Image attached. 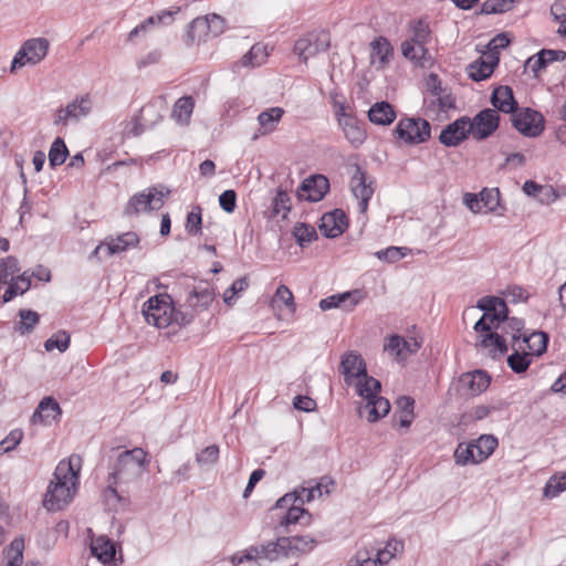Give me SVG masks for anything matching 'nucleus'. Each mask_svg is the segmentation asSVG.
Returning a JSON list of instances; mask_svg holds the SVG:
<instances>
[{"mask_svg": "<svg viewBox=\"0 0 566 566\" xmlns=\"http://www.w3.org/2000/svg\"><path fill=\"white\" fill-rule=\"evenodd\" d=\"M401 52L406 59L422 62L426 60L427 49L418 42L406 40L401 44Z\"/></svg>", "mask_w": 566, "mask_h": 566, "instance_id": "46", "label": "nucleus"}, {"mask_svg": "<svg viewBox=\"0 0 566 566\" xmlns=\"http://www.w3.org/2000/svg\"><path fill=\"white\" fill-rule=\"evenodd\" d=\"M272 302H273V304H275L277 302H281V303H283L290 310L291 313L295 312V303H294L293 293L284 284H281L276 289L275 294H274V296L272 298Z\"/></svg>", "mask_w": 566, "mask_h": 566, "instance_id": "57", "label": "nucleus"}, {"mask_svg": "<svg viewBox=\"0 0 566 566\" xmlns=\"http://www.w3.org/2000/svg\"><path fill=\"white\" fill-rule=\"evenodd\" d=\"M220 207L228 213L234 211L237 206V193L234 190H226L219 196Z\"/></svg>", "mask_w": 566, "mask_h": 566, "instance_id": "64", "label": "nucleus"}, {"mask_svg": "<svg viewBox=\"0 0 566 566\" xmlns=\"http://www.w3.org/2000/svg\"><path fill=\"white\" fill-rule=\"evenodd\" d=\"M20 271L19 261L14 256H7L0 260V282L8 284L13 281L14 275Z\"/></svg>", "mask_w": 566, "mask_h": 566, "instance_id": "47", "label": "nucleus"}, {"mask_svg": "<svg viewBox=\"0 0 566 566\" xmlns=\"http://www.w3.org/2000/svg\"><path fill=\"white\" fill-rule=\"evenodd\" d=\"M69 156L67 147L61 137H56L49 150V164L52 168L64 164Z\"/></svg>", "mask_w": 566, "mask_h": 566, "instance_id": "41", "label": "nucleus"}, {"mask_svg": "<svg viewBox=\"0 0 566 566\" xmlns=\"http://www.w3.org/2000/svg\"><path fill=\"white\" fill-rule=\"evenodd\" d=\"M331 45L329 34L325 31L310 32L300 38L294 44V53L303 63H307L311 57L326 52Z\"/></svg>", "mask_w": 566, "mask_h": 566, "instance_id": "9", "label": "nucleus"}, {"mask_svg": "<svg viewBox=\"0 0 566 566\" xmlns=\"http://www.w3.org/2000/svg\"><path fill=\"white\" fill-rule=\"evenodd\" d=\"M314 484L312 482H308L307 486H301L300 489H296L292 493H287L276 502V507H285V503L287 501L297 502L300 504L308 503L313 501L317 494V491L314 490Z\"/></svg>", "mask_w": 566, "mask_h": 566, "instance_id": "30", "label": "nucleus"}, {"mask_svg": "<svg viewBox=\"0 0 566 566\" xmlns=\"http://www.w3.org/2000/svg\"><path fill=\"white\" fill-rule=\"evenodd\" d=\"M219 459V447L211 444L205 448L196 455V461L200 467H209L214 464Z\"/></svg>", "mask_w": 566, "mask_h": 566, "instance_id": "56", "label": "nucleus"}, {"mask_svg": "<svg viewBox=\"0 0 566 566\" xmlns=\"http://www.w3.org/2000/svg\"><path fill=\"white\" fill-rule=\"evenodd\" d=\"M258 549V558H265L270 560L276 559L282 549H285V543L279 538L276 542H269L260 546H255Z\"/></svg>", "mask_w": 566, "mask_h": 566, "instance_id": "49", "label": "nucleus"}, {"mask_svg": "<svg viewBox=\"0 0 566 566\" xmlns=\"http://www.w3.org/2000/svg\"><path fill=\"white\" fill-rule=\"evenodd\" d=\"M139 243V238L135 232H126L115 239H111L106 245L108 254H115L135 248Z\"/></svg>", "mask_w": 566, "mask_h": 566, "instance_id": "33", "label": "nucleus"}, {"mask_svg": "<svg viewBox=\"0 0 566 566\" xmlns=\"http://www.w3.org/2000/svg\"><path fill=\"white\" fill-rule=\"evenodd\" d=\"M480 200L484 208L489 211H494L500 203V191L499 189L484 188L480 193Z\"/></svg>", "mask_w": 566, "mask_h": 566, "instance_id": "60", "label": "nucleus"}, {"mask_svg": "<svg viewBox=\"0 0 566 566\" xmlns=\"http://www.w3.org/2000/svg\"><path fill=\"white\" fill-rule=\"evenodd\" d=\"M23 432L22 430L14 429L12 430L1 442H0V451L3 453L13 450L22 440Z\"/></svg>", "mask_w": 566, "mask_h": 566, "instance_id": "63", "label": "nucleus"}, {"mask_svg": "<svg viewBox=\"0 0 566 566\" xmlns=\"http://www.w3.org/2000/svg\"><path fill=\"white\" fill-rule=\"evenodd\" d=\"M350 188L355 198L358 200L359 211L365 213L368 209V202L374 195L375 188L373 181L367 182L366 172L359 167L350 179Z\"/></svg>", "mask_w": 566, "mask_h": 566, "instance_id": "15", "label": "nucleus"}, {"mask_svg": "<svg viewBox=\"0 0 566 566\" xmlns=\"http://www.w3.org/2000/svg\"><path fill=\"white\" fill-rule=\"evenodd\" d=\"M293 237L300 247H305L318 238L315 228L306 223H296L293 228Z\"/></svg>", "mask_w": 566, "mask_h": 566, "instance_id": "43", "label": "nucleus"}, {"mask_svg": "<svg viewBox=\"0 0 566 566\" xmlns=\"http://www.w3.org/2000/svg\"><path fill=\"white\" fill-rule=\"evenodd\" d=\"M500 116L493 108L479 112L472 119L469 118V129L473 138L482 140L490 137L499 127Z\"/></svg>", "mask_w": 566, "mask_h": 566, "instance_id": "11", "label": "nucleus"}, {"mask_svg": "<svg viewBox=\"0 0 566 566\" xmlns=\"http://www.w3.org/2000/svg\"><path fill=\"white\" fill-rule=\"evenodd\" d=\"M290 201L291 199L287 192L279 189L272 201V210L270 217L275 218L281 216L283 219H285L291 210Z\"/></svg>", "mask_w": 566, "mask_h": 566, "instance_id": "44", "label": "nucleus"}, {"mask_svg": "<svg viewBox=\"0 0 566 566\" xmlns=\"http://www.w3.org/2000/svg\"><path fill=\"white\" fill-rule=\"evenodd\" d=\"M504 403H497V405H480V406H476L474 407L471 411H470V417L473 419V420H482L489 416H491L492 413H494L495 411H499L503 408Z\"/></svg>", "mask_w": 566, "mask_h": 566, "instance_id": "62", "label": "nucleus"}, {"mask_svg": "<svg viewBox=\"0 0 566 566\" xmlns=\"http://www.w3.org/2000/svg\"><path fill=\"white\" fill-rule=\"evenodd\" d=\"M407 253V248L389 247L385 250L377 251L375 255L381 261L394 263L405 258Z\"/></svg>", "mask_w": 566, "mask_h": 566, "instance_id": "55", "label": "nucleus"}, {"mask_svg": "<svg viewBox=\"0 0 566 566\" xmlns=\"http://www.w3.org/2000/svg\"><path fill=\"white\" fill-rule=\"evenodd\" d=\"M516 0H486L481 7V13L495 14L510 11Z\"/></svg>", "mask_w": 566, "mask_h": 566, "instance_id": "50", "label": "nucleus"}, {"mask_svg": "<svg viewBox=\"0 0 566 566\" xmlns=\"http://www.w3.org/2000/svg\"><path fill=\"white\" fill-rule=\"evenodd\" d=\"M167 107L165 96H157L147 103L142 109L139 120L142 125L151 127L161 119V112Z\"/></svg>", "mask_w": 566, "mask_h": 566, "instance_id": "23", "label": "nucleus"}, {"mask_svg": "<svg viewBox=\"0 0 566 566\" xmlns=\"http://www.w3.org/2000/svg\"><path fill=\"white\" fill-rule=\"evenodd\" d=\"M347 228V217L340 209L324 213L321 218L319 230L326 238H337Z\"/></svg>", "mask_w": 566, "mask_h": 566, "instance_id": "19", "label": "nucleus"}, {"mask_svg": "<svg viewBox=\"0 0 566 566\" xmlns=\"http://www.w3.org/2000/svg\"><path fill=\"white\" fill-rule=\"evenodd\" d=\"M469 134V117L463 116L442 129L439 142L447 147H455L467 139Z\"/></svg>", "mask_w": 566, "mask_h": 566, "instance_id": "16", "label": "nucleus"}, {"mask_svg": "<svg viewBox=\"0 0 566 566\" xmlns=\"http://www.w3.org/2000/svg\"><path fill=\"white\" fill-rule=\"evenodd\" d=\"M214 298V289L209 283L200 282L188 293L186 304L193 312L199 313L208 310Z\"/></svg>", "mask_w": 566, "mask_h": 566, "instance_id": "17", "label": "nucleus"}, {"mask_svg": "<svg viewBox=\"0 0 566 566\" xmlns=\"http://www.w3.org/2000/svg\"><path fill=\"white\" fill-rule=\"evenodd\" d=\"M363 293L359 290H353L340 294H334L319 301V308L328 311L336 307H344L352 311L361 300Z\"/></svg>", "mask_w": 566, "mask_h": 566, "instance_id": "21", "label": "nucleus"}, {"mask_svg": "<svg viewBox=\"0 0 566 566\" xmlns=\"http://www.w3.org/2000/svg\"><path fill=\"white\" fill-rule=\"evenodd\" d=\"M512 124L521 134L527 137H537L544 130L543 115L531 108L514 112Z\"/></svg>", "mask_w": 566, "mask_h": 566, "instance_id": "12", "label": "nucleus"}, {"mask_svg": "<svg viewBox=\"0 0 566 566\" xmlns=\"http://www.w3.org/2000/svg\"><path fill=\"white\" fill-rule=\"evenodd\" d=\"M281 542L285 543V548L295 549L302 553L311 552L316 545L315 538L307 535L281 537Z\"/></svg>", "mask_w": 566, "mask_h": 566, "instance_id": "42", "label": "nucleus"}, {"mask_svg": "<svg viewBox=\"0 0 566 566\" xmlns=\"http://www.w3.org/2000/svg\"><path fill=\"white\" fill-rule=\"evenodd\" d=\"M368 118L377 125H389L395 120L396 113L389 103L378 102L368 111Z\"/></svg>", "mask_w": 566, "mask_h": 566, "instance_id": "29", "label": "nucleus"}, {"mask_svg": "<svg viewBox=\"0 0 566 566\" xmlns=\"http://www.w3.org/2000/svg\"><path fill=\"white\" fill-rule=\"evenodd\" d=\"M92 106V99L88 95L76 96L65 107L56 111L53 123L56 126H67L70 123H77L88 116Z\"/></svg>", "mask_w": 566, "mask_h": 566, "instance_id": "10", "label": "nucleus"}, {"mask_svg": "<svg viewBox=\"0 0 566 566\" xmlns=\"http://www.w3.org/2000/svg\"><path fill=\"white\" fill-rule=\"evenodd\" d=\"M340 127L353 147L357 148L365 142L366 132L363 123L358 122L357 118H340Z\"/></svg>", "mask_w": 566, "mask_h": 566, "instance_id": "26", "label": "nucleus"}, {"mask_svg": "<svg viewBox=\"0 0 566 566\" xmlns=\"http://www.w3.org/2000/svg\"><path fill=\"white\" fill-rule=\"evenodd\" d=\"M61 413L59 403L52 397L43 398L32 415L33 423L51 424Z\"/></svg>", "mask_w": 566, "mask_h": 566, "instance_id": "24", "label": "nucleus"}, {"mask_svg": "<svg viewBox=\"0 0 566 566\" xmlns=\"http://www.w3.org/2000/svg\"><path fill=\"white\" fill-rule=\"evenodd\" d=\"M353 385L357 395L366 401L358 407L359 417H366L369 422H376L388 415L390 410L388 399L378 396L381 389L379 380L366 373L357 378Z\"/></svg>", "mask_w": 566, "mask_h": 566, "instance_id": "3", "label": "nucleus"}, {"mask_svg": "<svg viewBox=\"0 0 566 566\" xmlns=\"http://www.w3.org/2000/svg\"><path fill=\"white\" fill-rule=\"evenodd\" d=\"M92 554L103 564H109L115 557V545L104 536H99L91 543Z\"/></svg>", "mask_w": 566, "mask_h": 566, "instance_id": "28", "label": "nucleus"}, {"mask_svg": "<svg viewBox=\"0 0 566 566\" xmlns=\"http://www.w3.org/2000/svg\"><path fill=\"white\" fill-rule=\"evenodd\" d=\"M370 46L371 62L377 64V69H384L389 63L394 54V49L390 42L384 36H378L370 43Z\"/></svg>", "mask_w": 566, "mask_h": 566, "instance_id": "25", "label": "nucleus"}, {"mask_svg": "<svg viewBox=\"0 0 566 566\" xmlns=\"http://www.w3.org/2000/svg\"><path fill=\"white\" fill-rule=\"evenodd\" d=\"M395 134L405 144L417 145L430 138L431 127L429 122L422 118H401L395 128Z\"/></svg>", "mask_w": 566, "mask_h": 566, "instance_id": "8", "label": "nucleus"}, {"mask_svg": "<svg viewBox=\"0 0 566 566\" xmlns=\"http://www.w3.org/2000/svg\"><path fill=\"white\" fill-rule=\"evenodd\" d=\"M339 368L348 386H352L357 378L367 373L363 357L355 352H349L343 356Z\"/></svg>", "mask_w": 566, "mask_h": 566, "instance_id": "20", "label": "nucleus"}, {"mask_svg": "<svg viewBox=\"0 0 566 566\" xmlns=\"http://www.w3.org/2000/svg\"><path fill=\"white\" fill-rule=\"evenodd\" d=\"M291 503V506L287 509L285 516L281 521V525H291L301 523L302 525H308L312 522V515L308 511L303 509L300 505H296L297 502L287 501L285 506Z\"/></svg>", "mask_w": 566, "mask_h": 566, "instance_id": "32", "label": "nucleus"}, {"mask_svg": "<svg viewBox=\"0 0 566 566\" xmlns=\"http://www.w3.org/2000/svg\"><path fill=\"white\" fill-rule=\"evenodd\" d=\"M566 490V473L553 475L548 479L543 490L545 497L553 499Z\"/></svg>", "mask_w": 566, "mask_h": 566, "instance_id": "48", "label": "nucleus"}, {"mask_svg": "<svg viewBox=\"0 0 566 566\" xmlns=\"http://www.w3.org/2000/svg\"><path fill=\"white\" fill-rule=\"evenodd\" d=\"M209 34V25L205 17H198L190 22L185 35V43L187 46L199 44L207 41Z\"/></svg>", "mask_w": 566, "mask_h": 566, "instance_id": "27", "label": "nucleus"}, {"mask_svg": "<svg viewBox=\"0 0 566 566\" xmlns=\"http://www.w3.org/2000/svg\"><path fill=\"white\" fill-rule=\"evenodd\" d=\"M522 343L526 345L528 354L532 356H541L547 349L548 335L544 332H533L528 336L523 334Z\"/></svg>", "mask_w": 566, "mask_h": 566, "instance_id": "31", "label": "nucleus"}, {"mask_svg": "<svg viewBox=\"0 0 566 566\" xmlns=\"http://www.w3.org/2000/svg\"><path fill=\"white\" fill-rule=\"evenodd\" d=\"M19 317H20L19 332L21 334L30 333L40 321L39 314L31 310H21L19 312Z\"/></svg>", "mask_w": 566, "mask_h": 566, "instance_id": "53", "label": "nucleus"}, {"mask_svg": "<svg viewBox=\"0 0 566 566\" xmlns=\"http://www.w3.org/2000/svg\"><path fill=\"white\" fill-rule=\"evenodd\" d=\"M170 195L169 189L163 186L148 187L139 193L134 195L125 206L124 213L134 216L142 212L159 210L165 202V198Z\"/></svg>", "mask_w": 566, "mask_h": 566, "instance_id": "6", "label": "nucleus"}, {"mask_svg": "<svg viewBox=\"0 0 566 566\" xmlns=\"http://www.w3.org/2000/svg\"><path fill=\"white\" fill-rule=\"evenodd\" d=\"M476 306L484 312L474 324L476 346L488 349L492 358L504 356L507 353L505 336H511L512 347H515L523 336L524 321L509 317L506 303L497 296H484Z\"/></svg>", "mask_w": 566, "mask_h": 566, "instance_id": "1", "label": "nucleus"}, {"mask_svg": "<svg viewBox=\"0 0 566 566\" xmlns=\"http://www.w3.org/2000/svg\"><path fill=\"white\" fill-rule=\"evenodd\" d=\"M513 349L514 353L507 357V365L516 374L524 373L531 365L532 357L520 343Z\"/></svg>", "mask_w": 566, "mask_h": 566, "instance_id": "34", "label": "nucleus"}, {"mask_svg": "<svg viewBox=\"0 0 566 566\" xmlns=\"http://www.w3.org/2000/svg\"><path fill=\"white\" fill-rule=\"evenodd\" d=\"M491 382L490 376L483 370L462 374L458 381L459 391L464 396L474 397L485 391Z\"/></svg>", "mask_w": 566, "mask_h": 566, "instance_id": "14", "label": "nucleus"}, {"mask_svg": "<svg viewBox=\"0 0 566 566\" xmlns=\"http://www.w3.org/2000/svg\"><path fill=\"white\" fill-rule=\"evenodd\" d=\"M496 64L497 60L494 62L475 61L468 67L469 77L475 82L483 81L492 75Z\"/></svg>", "mask_w": 566, "mask_h": 566, "instance_id": "38", "label": "nucleus"}, {"mask_svg": "<svg viewBox=\"0 0 566 566\" xmlns=\"http://www.w3.org/2000/svg\"><path fill=\"white\" fill-rule=\"evenodd\" d=\"M472 444L475 450L476 460L481 463L494 452L499 441L493 434H482Z\"/></svg>", "mask_w": 566, "mask_h": 566, "instance_id": "35", "label": "nucleus"}, {"mask_svg": "<svg viewBox=\"0 0 566 566\" xmlns=\"http://www.w3.org/2000/svg\"><path fill=\"white\" fill-rule=\"evenodd\" d=\"M202 210L199 206L192 207L191 211L187 216L186 221V231L191 234L196 235L201 232V226H202V217H201Z\"/></svg>", "mask_w": 566, "mask_h": 566, "instance_id": "54", "label": "nucleus"}, {"mask_svg": "<svg viewBox=\"0 0 566 566\" xmlns=\"http://www.w3.org/2000/svg\"><path fill=\"white\" fill-rule=\"evenodd\" d=\"M143 315L148 324L158 328H166L172 322L186 325L193 318L192 315L188 316L187 314L177 312L168 294L151 296L143 306Z\"/></svg>", "mask_w": 566, "mask_h": 566, "instance_id": "4", "label": "nucleus"}, {"mask_svg": "<svg viewBox=\"0 0 566 566\" xmlns=\"http://www.w3.org/2000/svg\"><path fill=\"white\" fill-rule=\"evenodd\" d=\"M283 114L284 109L282 107H271L259 114L258 122L266 132H272L275 129Z\"/></svg>", "mask_w": 566, "mask_h": 566, "instance_id": "40", "label": "nucleus"}, {"mask_svg": "<svg viewBox=\"0 0 566 566\" xmlns=\"http://www.w3.org/2000/svg\"><path fill=\"white\" fill-rule=\"evenodd\" d=\"M24 541L23 538H14L9 547L4 551L8 559L6 566H21L23 563Z\"/></svg>", "mask_w": 566, "mask_h": 566, "instance_id": "45", "label": "nucleus"}, {"mask_svg": "<svg viewBox=\"0 0 566 566\" xmlns=\"http://www.w3.org/2000/svg\"><path fill=\"white\" fill-rule=\"evenodd\" d=\"M249 286V282H248V279L244 276V277H240L238 280H235L229 289H227L223 293V302L231 306L234 302V297L237 294H239L240 292H243L248 289Z\"/></svg>", "mask_w": 566, "mask_h": 566, "instance_id": "58", "label": "nucleus"}, {"mask_svg": "<svg viewBox=\"0 0 566 566\" xmlns=\"http://www.w3.org/2000/svg\"><path fill=\"white\" fill-rule=\"evenodd\" d=\"M81 462L75 454L59 462L43 500L48 511H60L72 501L77 491Z\"/></svg>", "mask_w": 566, "mask_h": 566, "instance_id": "2", "label": "nucleus"}, {"mask_svg": "<svg viewBox=\"0 0 566 566\" xmlns=\"http://www.w3.org/2000/svg\"><path fill=\"white\" fill-rule=\"evenodd\" d=\"M420 347L421 343L416 338L410 337L409 339H405L399 335H391L384 345V349L397 360L407 359L410 355L417 353Z\"/></svg>", "mask_w": 566, "mask_h": 566, "instance_id": "18", "label": "nucleus"}, {"mask_svg": "<svg viewBox=\"0 0 566 566\" xmlns=\"http://www.w3.org/2000/svg\"><path fill=\"white\" fill-rule=\"evenodd\" d=\"M49 48L50 42L45 38H32L27 40L15 53L10 65V71L13 73L15 70L25 65L40 63L46 56Z\"/></svg>", "mask_w": 566, "mask_h": 566, "instance_id": "7", "label": "nucleus"}, {"mask_svg": "<svg viewBox=\"0 0 566 566\" xmlns=\"http://www.w3.org/2000/svg\"><path fill=\"white\" fill-rule=\"evenodd\" d=\"M491 103L496 112L499 111L506 114H513L517 108L513 90L506 85H501L493 90Z\"/></svg>", "mask_w": 566, "mask_h": 566, "instance_id": "22", "label": "nucleus"}, {"mask_svg": "<svg viewBox=\"0 0 566 566\" xmlns=\"http://www.w3.org/2000/svg\"><path fill=\"white\" fill-rule=\"evenodd\" d=\"M329 189V182L323 175L306 178L298 187L296 195L300 200L317 202L324 198Z\"/></svg>", "mask_w": 566, "mask_h": 566, "instance_id": "13", "label": "nucleus"}, {"mask_svg": "<svg viewBox=\"0 0 566 566\" xmlns=\"http://www.w3.org/2000/svg\"><path fill=\"white\" fill-rule=\"evenodd\" d=\"M268 55L266 48L258 43L252 45L240 62L243 66L255 67L265 63Z\"/></svg>", "mask_w": 566, "mask_h": 566, "instance_id": "39", "label": "nucleus"}, {"mask_svg": "<svg viewBox=\"0 0 566 566\" xmlns=\"http://www.w3.org/2000/svg\"><path fill=\"white\" fill-rule=\"evenodd\" d=\"M69 346H70V335L64 331H61V332L52 335L44 343V348L48 352H51L54 348H56L61 353H63L69 348Z\"/></svg>", "mask_w": 566, "mask_h": 566, "instance_id": "52", "label": "nucleus"}, {"mask_svg": "<svg viewBox=\"0 0 566 566\" xmlns=\"http://www.w3.org/2000/svg\"><path fill=\"white\" fill-rule=\"evenodd\" d=\"M8 289L3 293V302H10L18 294L25 293L31 287L29 271H24L21 275L10 281Z\"/></svg>", "mask_w": 566, "mask_h": 566, "instance_id": "37", "label": "nucleus"}, {"mask_svg": "<svg viewBox=\"0 0 566 566\" xmlns=\"http://www.w3.org/2000/svg\"><path fill=\"white\" fill-rule=\"evenodd\" d=\"M195 101L191 96L177 99L172 107L171 116L179 124H188L193 112Z\"/></svg>", "mask_w": 566, "mask_h": 566, "instance_id": "36", "label": "nucleus"}, {"mask_svg": "<svg viewBox=\"0 0 566 566\" xmlns=\"http://www.w3.org/2000/svg\"><path fill=\"white\" fill-rule=\"evenodd\" d=\"M146 452L142 448L120 453L117 458L114 471L111 473L109 480L112 484L105 490V496L113 495L118 499L117 491L114 485L118 483H128L137 478L145 470Z\"/></svg>", "mask_w": 566, "mask_h": 566, "instance_id": "5", "label": "nucleus"}, {"mask_svg": "<svg viewBox=\"0 0 566 566\" xmlns=\"http://www.w3.org/2000/svg\"><path fill=\"white\" fill-rule=\"evenodd\" d=\"M454 459L457 464L460 465H465L468 463H480V461L476 460V454L472 442L469 444L460 443L454 451Z\"/></svg>", "mask_w": 566, "mask_h": 566, "instance_id": "51", "label": "nucleus"}, {"mask_svg": "<svg viewBox=\"0 0 566 566\" xmlns=\"http://www.w3.org/2000/svg\"><path fill=\"white\" fill-rule=\"evenodd\" d=\"M207 24L209 25V33L217 38L221 35L227 29V21L224 18L217 13H210L205 15Z\"/></svg>", "mask_w": 566, "mask_h": 566, "instance_id": "59", "label": "nucleus"}, {"mask_svg": "<svg viewBox=\"0 0 566 566\" xmlns=\"http://www.w3.org/2000/svg\"><path fill=\"white\" fill-rule=\"evenodd\" d=\"M430 39V29L428 23L424 21H417L412 25V36L409 39L411 41L418 42L422 45H426Z\"/></svg>", "mask_w": 566, "mask_h": 566, "instance_id": "61", "label": "nucleus"}]
</instances>
